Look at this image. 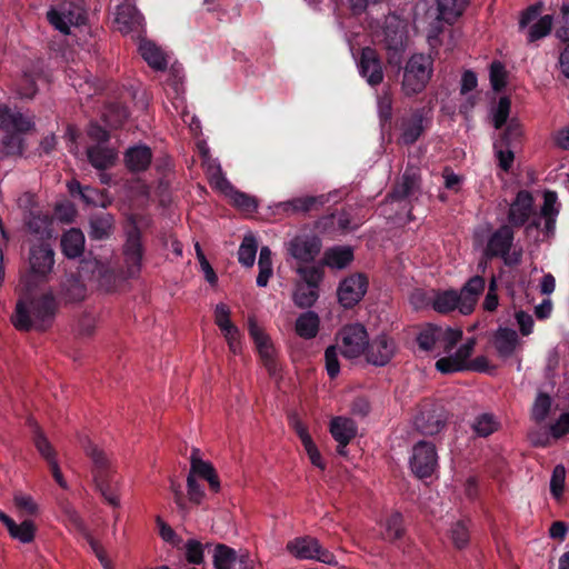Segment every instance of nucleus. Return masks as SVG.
Listing matches in <instances>:
<instances>
[{
  "label": "nucleus",
  "mask_w": 569,
  "mask_h": 569,
  "mask_svg": "<svg viewBox=\"0 0 569 569\" xmlns=\"http://www.w3.org/2000/svg\"><path fill=\"white\" fill-rule=\"evenodd\" d=\"M330 433L340 447H347L357 436V425L350 418L336 417L330 422Z\"/></svg>",
  "instance_id": "nucleus-30"
},
{
  "label": "nucleus",
  "mask_w": 569,
  "mask_h": 569,
  "mask_svg": "<svg viewBox=\"0 0 569 569\" xmlns=\"http://www.w3.org/2000/svg\"><path fill=\"white\" fill-rule=\"evenodd\" d=\"M318 298V288L303 284H299L292 296L295 305L301 309L312 307Z\"/></svg>",
  "instance_id": "nucleus-43"
},
{
  "label": "nucleus",
  "mask_w": 569,
  "mask_h": 569,
  "mask_svg": "<svg viewBox=\"0 0 569 569\" xmlns=\"http://www.w3.org/2000/svg\"><path fill=\"white\" fill-rule=\"evenodd\" d=\"M555 37L561 42H569V2H562L553 20Z\"/></svg>",
  "instance_id": "nucleus-42"
},
{
  "label": "nucleus",
  "mask_w": 569,
  "mask_h": 569,
  "mask_svg": "<svg viewBox=\"0 0 569 569\" xmlns=\"http://www.w3.org/2000/svg\"><path fill=\"white\" fill-rule=\"evenodd\" d=\"M209 182L211 187L222 192L228 198L232 194L236 188L224 177L219 164H210L208 167Z\"/></svg>",
  "instance_id": "nucleus-41"
},
{
  "label": "nucleus",
  "mask_w": 569,
  "mask_h": 569,
  "mask_svg": "<svg viewBox=\"0 0 569 569\" xmlns=\"http://www.w3.org/2000/svg\"><path fill=\"white\" fill-rule=\"evenodd\" d=\"M515 240V232L508 224L500 226L487 241L485 256L489 259L501 258L508 267L518 266L521 262L522 251L510 252Z\"/></svg>",
  "instance_id": "nucleus-8"
},
{
  "label": "nucleus",
  "mask_w": 569,
  "mask_h": 569,
  "mask_svg": "<svg viewBox=\"0 0 569 569\" xmlns=\"http://www.w3.org/2000/svg\"><path fill=\"white\" fill-rule=\"evenodd\" d=\"M353 250L350 247L337 246L325 252L323 262L332 269H345L353 261Z\"/></svg>",
  "instance_id": "nucleus-35"
},
{
  "label": "nucleus",
  "mask_w": 569,
  "mask_h": 569,
  "mask_svg": "<svg viewBox=\"0 0 569 569\" xmlns=\"http://www.w3.org/2000/svg\"><path fill=\"white\" fill-rule=\"evenodd\" d=\"M236 560V551L222 543L216 546L213 566L216 569H230Z\"/></svg>",
  "instance_id": "nucleus-47"
},
{
  "label": "nucleus",
  "mask_w": 569,
  "mask_h": 569,
  "mask_svg": "<svg viewBox=\"0 0 569 569\" xmlns=\"http://www.w3.org/2000/svg\"><path fill=\"white\" fill-rule=\"evenodd\" d=\"M62 253L69 258L74 259L80 257L84 251V234L80 229L71 228L61 237Z\"/></svg>",
  "instance_id": "nucleus-33"
},
{
  "label": "nucleus",
  "mask_w": 569,
  "mask_h": 569,
  "mask_svg": "<svg viewBox=\"0 0 569 569\" xmlns=\"http://www.w3.org/2000/svg\"><path fill=\"white\" fill-rule=\"evenodd\" d=\"M230 317H231V310H230V308L226 303L220 302V303H218L216 306V308H214V323L217 325V327L221 331L227 330V329L232 328V327L236 326L231 321Z\"/></svg>",
  "instance_id": "nucleus-60"
},
{
  "label": "nucleus",
  "mask_w": 569,
  "mask_h": 569,
  "mask_svg": "<svg viewBox=\"0 0 569 569\" xmlns=\"http://www.w3.org/2000/svg\"><path fill=\"white\" fill-rule=\"evenodd\" d=\"M566 480V469L562 465L553 468L550 479V492L555 498H560L563 493Z\"/></svg>",
  "instance_id": "nucleus-58"
},
{
  "label": "nucleus",
  "mask_w": 569,
  "mask_h": 569,
  "mask_svg": "<svg viewBox=\"0 0 569 569\" xmlns=\"http://www.w3.org/2000/svg\"><path fill=\"white\" fill-rule=\"evenodd\" d=\"M462 338V330L432 323L423 326L416 337L420 350L432 352L436 357L452 355V349Z\"/></svg>",
  "instance_id": "nucleus-4"
},
{
  "label": "nucleus",
  "mask_w": 569,
  "mask_h": 569,
  "mask_svg": "<svg viewBox=\"0 0 569 569\" xmlns=\"http://www.w3.org/2000/svg\"><path fill=\"white\" fill-rule=\"evenodd\" d=\"M518 335L513 329L500 328L495 336V348L502 358H509L515 352Z\"/></svg>",
  "instance_id": "nucleus-37"
},
{
  "label": "nucleus",
  "mask_w": 569,
  "mask_h": 569,
  "mask_svg": "<svg viewBox=\"0 0 569 569\" xmlns=\"http://www.w3.org/2000/svg\"><path fill=\"white\" fill-rule=\"evenodd\" d=\"M428 122L425 108L415 109L408 117H402L399 124L398 143L403 146L416 143L423 136Z\"/></svg>",
  "instance_id": "nucleus-16"
},
{
  "label": "nucleus",
  "mask_w": 569,
  "mask_h": 569,
  "mask_svg": "<svg viewBox=\"0 0 569 569\" xmlns=\"http://www.w3.org/2000/svg\"><path fill=\"white\" fill-rule=\"evenodd\" d=\"M79 441L87 456L92 461L93 480L97 481L113 476L112 463L108 455L93 445L87 436L80 437Z\"/></svg>",
  "instance_id": "nucleus-20"
},
{
  "label": "nucleus",
  "mask_w": 569,
  "mask_h": 569,
  "mask_svg": "<svg viewBox=\"0 0 569 569\" xmlns=\"http://www.w3.org/2000/svg\"><path fill=\"white\" fill-rule=\"evenodd\" d=\"M369 286L368 277L365 273H352L342 279L337 289L338 302L345 309L357 306L367 293Z\"/></svg>",
  "instance_id": "nucleus-13"
},
{
  "label": "nucleus",
  "mask_w": 569,
  "mask_h": 569,
  "mask_svg": "<svg viewBox=\"0 0 569 569\" xmlns=\"http://www.w3.org/2000/svg\"><path fill=\"white\" fill-rule=\"evenodd\" d=\"M189 475L198 476L208 481L210 489L213 492L220 490V480L213 465L204 461L200 457V450L193 448L190 456V471Z\"/></svg>",
  "instance_id": "nucleus-24"
},
{
  "label": "nucleus",
  "mask_w": 569,
  "mask_h": 569,
  "mask_svg": "<svg viewBox=\"0 0 569 569\" xmlns=\"http://www.w3.org/2000/svg\"><path fill=\"white\" fill-rule=\"evenodd\" d=\"M476 346L473 338L468 339L461 345L453 355L440 357L436 361V369L443 373L450 375L465 370H472L477 372H485L488 369L489 361L485 356L476 357L473 360H469Z\"/></svg>",
  "instance_id": "nucleus-7"
},
{
  "label": "nucleus",
  "mask_w": 569,
  "mask_h": 569,
  "mask_svg": "<svg viewBox=\"0 0 569 569\" xmlns=\"http://www.w3.org/2000/svg\"><path fill=\"white\" fill-rule=\"evenodd\" d=\"M552 399L548 393L539 392L531 408V418L540 423L546 420L551 409Z\"/></svg>",
  "instance_id": "nucleus-46"
},
{
  "label": "nucleus",
  "mask_w": 569,
  "mask_h": 569,
  "mask_svg": "<svg viewBox=\"0 0 569 569\" xmlns=\"http://www.w3.org/2000/svg\"><path fill=\"white\" fill-rule=\"evenodd\" d=\"M543 9L542 2H536L533 4H530L528 8H526L520 13L519 19V30L522 31L526 28H528L532 22L537 21L538 17L541 14Z\"/></svg>",
  "instance_id": "nucleus-59"
},
{
  "label": "nucleus",
  "mask_w": 569,
  "mask_h": 569,
  "mask_svg": "<svg viewBox=\"0 0 569 569\" xmlns=\"http://www.w3.org/2000/svg\"><path fill=\"white\" fill-rule=\"evenodd\" d=\"M327 201L325 194L307 196L281 202L280 208L286 213H308L320 210Z\"/></svg>",
  "instance_id": "nucleus-26"
},
{
  "label": "nucleus",
  "mask_w": 569,
  "mask_h": 569,
  "mask_svg": "<svg viewBox=\"0 0 569 569\" xmlns=\"http://www.w3.org/2000/svg\"><path fill=\"white\" fill-rule=\"evenodd\" d=\"M34 128V122L19 111L6 104L0 106V130L6 134L0 141V153L6 157L22 156L24 151L23 133Z\"/></svg>",
  "instance_id": "nucleus-3"
},
{
  "label": "nucleus",
  "mask_w": 569,
  "mask_h": 569,
  "mask_svg": "<svg viewBox=\"0 0 569 569\" xmlns=\"http://www.w3.org/2000/svg\"><path fill=\"white\" fill-rule=\"evenodd\" d=\"M144 18L131 3L118 6L116 13V23L121 33L141 32Z\"/></svg>",
  "instance_id": "nucleus-23"
},
{
  "label": "nucleus",
  "mask_w": 569,
  "mask_h": 569,
  "mask_svg": "<svg viewBox=\"0 0 569 569\" xmlns=\"http://www.w3.org/2000/svg\"><path fill=\"white\" fill-rule=\"evenodd\" d=\"M152 161V151L146 144L129 148L124 152V164L132 173L146 171Z\"/></svg>",
  "instance_id": "nucleus-27"
},
{
  "label": "nucleus",
  "mask_w": 569,
  "mask_h": 569,
  "mask_svg": "<svg viewBox=\"0 0 569 569\" xmlns=\"http://www.w3.org/2000/svg\"><path fill=\"white\" fill-rule=\"evenodd\" d=\"M320 240L315 236H297L288 246L289 253L298 261L311 262L319 254Z\"/></svg>",
  "instance_id": "nucleus-22"
},
{
  "label": "nucleus",
  "mask_w": 569,
  "mask_h": 569,
  "mask_svg": "<svg viewBox=\"0 0 569 569\" xmlns=\"http://www.w3.org/2000/svg\"><path fill=\"white\" fill-rule=\"evenodd\" d=\"M33 442L39 453L48 461L57 459V453L42 430L36 425Z\"/></svg>",
  "instance_id": "nucleus-50"
},
{
  "label": "nucleus",
  "mask_w": 569,
  "mask_h": 569,
  "mask_svg": "<svg viewBox=\"0 0 569 569\" xmlns=\"http://www.w3.org/2000/svg\"><path fill=\"white\" fill-rule=\"evenodd\" d=\"M229 198L231 200L232 206L243 212L252 213L258 208V201L254 197L242 191H239L237 189L232 192V194Z\"/></svg>",
  "instance_id": "nucleus-49"
},
{
  "label": "nucleus",
  "mask_w": 569,
  "mask_h": 569,
  "mask_svg": "<svg viewBox=\"0 0 569 569\" xmlns=\"http://www.w3.org/2000/svg\"><path fill=\"white\" fill-rule=\"evenodd\" d=\"M490 83L496 91L502 90L507 84L506 69L500 61H493L490 64Z\"/></svg>",
  "instance_id": "nucleus-56"
},
{
  "label": "nucleus",
  "mask_w": 569,
  "mask_h": 569,
  "mask_svg": "<svg viewBox=\"0 0 569 569\" xmlns=\"http://www.w3.org/2000/svg\"><path fill=\"white\" fill-rule=\"evenodd\" d=\"M94 483H96L98 490L101 492V495L103 496V498L106 499V501L109 505H111L113 507L119 506L117 482L113 481V476L108 477L106 479L97 480V481H94Z\"/></svg>",
  "instance_id": "nucleus-48"
},
{
  "label": "nucleus",
  "mask_w": 569,
  "mask_h": 569,
  "mask_svg": "<svg viewBox=\"0 0 569 569\" xmlns=\"http://www.w3.org/2000/svg\"><path fill=\"white\" fill-rule=\"evenodd\" d=\"M258 244L253 236H246L238 250V260L244 267H252L256 260Z\"/></svg>",
  "instance_id": "nucleus-45"
},
{
  "label": "nucleus",
  "mask_w": 569,
  "mask_h": 569,
  "mask_svg": "<svg viewBox=\"0 0 569 569\" xmlns=\"http://www.w3.org/2000/svg\"><path fill=\"white\" fill-rule=\"evenodd\" d=\"M511 101L508 97H501L498 101V104L493 111V127L496 129L502 128L509 117L510 113Z\"/></svg>",
  "instance_id": "nucleus-57"
},
{
  "label": "nucleus",
  "mask_w": 569,
  "mask_h": 569,
  "mask_svg": "<svg viewBox=\"0 0 569 569\" xmlns=\"http://www.w3.org/2000/svg\"><path fill=\"white\" fill-rule=\"evenodd\" d=\"M357 67L360 76L366 79L369 86L377 87L383 82V62L375 48L365 47L361 49Z\"/></svg>",
  "instance_id": "nucleus-17"
},
{
  "label": "nucleus",
  "mask_w": 569,
  "mask_h": 569,
  "mask_svg": "<svg viewBox=\"0 0 569 569\" xmlns=\"http://www.w3.org/2000/svg\"><path fill=\"white\" fill-rule=\"evenodd\" d=\"M80 196L87 204L102 208H107L111 204V200L108 196L96 188L84 187L83 190H80Z\"/></svg>",
  "instance_id": "nucleus-51"
},
{
  "label": "nucleus",
  "mask_w": 569,
  "mask_h": 569,
  "mask_svg": "<svg viewBox=\"0 0 569 569\" xmlns=\"http://www.w3.org/2000/svg\"><path fill=\"white\" fill-rule=\"evenodd\" d=\"M555 17L552 14L541 16L536 22L526 28V39L527 43H535L545 37L549 36L552 26H553Z\"/></svg>",
  "instance_id": "nucleus-39"
},
{
  "label": "nucleus",
  "mask_w": 569,
  "mask_h": 569,
  "mask_svg": "<svg viewBox=\"0 0 569 569\" xmlns=\"http://www.w3.org/2000/svg\"><path fill=\"white\" fill-rule=\"evenodd\" d=\"M485 279L481 276L471 277L458 291L455 289L433 291L431 298L432 309L441 315H448L458 310L468 316L473 312L479 296L485 290Z\"/></svg>",
  "instance_id": "nucleus-2"
},
{
  "label": "nucleus",
  "mask_w": 569,
  "mask_h": 569,
  "mask_svg": "<svg viewBox=\"0 0 569 569\" xmlns=\"http://www.w3.org/2000/svg\"><path fill=\"white\" fill-rule=\"evenodd\" d=\"M533 212V197L528 190H520L508 210V222L511 228L522 227Z\"/></svg>",
  "instance_id": "nucleus-21"
},
{
  "label": "nucleus",
  "mask_w": 569,
  "mask_h": 569,
  "mask_svg": "<svg viewBox=\"0 0 569 569\" xmlns=\"http://www.w3.org/2000/svg\"><path fill=\"white\" fill-rule=\"evenodd\" d=\"M493 148L499 167L505 172H508L511 169L515 160V151L512 148H510V146H505L503 143L497 141L493 143Z\"/></svg>",
  "instance_id": "nucleus-52"
},
{
  "label": "nucleus",
  "mask_w": 569,
  "mask_h": 569,
  "mask_svg": "<svg viewBox=\"0 0 569 569\" xmlns=\"http://www.w3.org/2000/svg\"><path fill=\"white\" fill-rule=\"evenodd\" d=\"M325 362L328 376L331 379L338 377L340 372V363L338 359V351L336 346H329L325 351Z\"/></svg>",
  "instance_id": "nucleus-61"
},
{
  "label": "nucleus",
  "mask_w": 569,
  "mask_h": 569,
  "mask_svg": "<svg viewBox=\"0 0 569 569\" xmlns=\"http://www.w3.org/2000/svg\"><path fill=\"white\" fill-rule=\"evenodd\" d=\"M368 339L367 329L361 323L347 325L337 335L340 352L347 359H356L363 355L368 346Z\"/></svg>",
  "instance_id": "nucleus-11"
},
{
  "label": "nucleus",
  "mask_w": 569,
  "mask_h": 569,
  "mask_svg": "<svg viewBox=\"0 0 569 569\" xmlns=\"http://www.w3.org/2000/svg\"><path fill=\"white\" fill-rule=\"evenodd\" d=\"M381 527V536L387 541H396L405 535L403 517L398 511H393Z\"/></svg>",
  "instance_id": "nucleus-40"
},
{
  "label": "nucleus",
  "mask_w": 569,
  "mask_h": 569,
  "mask_svg": "<svg viewBox=\"0 0 569 569\" xmlns=\"http://www.w3.org/2000/svg\"><path fill=\"white\" fill-rule=\"evenodd\" d=\"M57 311V299L52 292H46L29 302L18 301L11 322L19 331H46L53 325Z\"/></svg>",
  "instance_id": "nucleus-1"
},
{
  "label": "nucleus",
  "mask_w": 569,
  "mask_h": 569,
  "mask_svg": "<svg viewBox=\"0 0 569 569\" xmlns=\"http://www.w3.org/2000/svg\"><path fill=\"white\" fill-rule=\"evenodd\" d=\"M401 91L406 97L421 93L433 73V59L429 54L413 53L402 68Z\"/></svg>",
  "instance_id": "nucleus-5"
},
{
  "label": "nucleus",
  "mask_w": 569,
  "mask_h": 569,
  "mask_svg": "<svg viewBox=\"0 0 569 569\" xmlns=\"http://www.w3.org/2000/svg\"><path fill=\"white\" fill-rule=\"evenodd\" d=\"M298 273L301 276L305 281L303 286H310L318 288L319 283L322 280V271L321 269L310 266V267H300L298 269Z\"/></svg>",
  "instance_id": "nucleus-63"
},
{
  "label": "nucleus",
  "mask_w": 569,
  "mask_h": 569,
  "mask_svg": "<svg viewBox=\"0 0 569 569\" xmlns=\"http://www.w3.org/2000/svg\"><path fill=\"white\" fill-rule=\"evenodd\" d=\"M379 42L386 52L387 63L400 70L408 42L406 23L396 16L388 17Z\"/></svg>",
  "instance_id": "nucleus-6"
},
{
  "label": "nucleus",
  "mask_w": 569,
  "mask_h": 569,
  "mask_svg": "<svg viewBox=\"0 0 569 569\" xmlns=\"http://www.w3.org/2000/svg\"><path fill=\"white\" fill-rule=\"evenodd\" d=\"M499 426V421L492 413H481L475 419L472 429L479 437H488L497 431Z\"/></svg>",
  "instance_id": "nucleus-44"
},
{
  "label": "nucleus",
  "mask_w": 569,
  "mask_h": 569,
  "mask_svg": "<svg viewBox=\"0 0 569 569\" xmlns=\"http://www.w3.org/2000/svg\"><path fill=\"white\" fill-rule=\"evenodd\" d=\"M186 560L191 565H201L204 560L203 545L196 540L189 539L184 545Z\"/></svg>",
  "instance_id": "nucleus-53"
},
{
  "label": "nucleus",
  "mask_w": 569,
  "mask_h": 569,
  "mask_svg": "<svg viewBox=\"0 0 569 569\" xmlns=\"http://www.w3.org/2000/svg\"><path fill=\"white\" fill-rule=\"evenodd\" d=\"M410 468L420 479L430 477L438 466V455L436 446L426 440L418 441L412 447L410 457Z\"/></svg>",
  "instance_id": "nucleus-14"
},
{
  "label": "nucleus",
  "mask_w": 569,
  "mask_h": 569,
  "mask_svg": "<svg viewBox=\"0 0 569 569\" xmlns=\"http://www.w3.org/2000/svg\"><path fill=\"white\" fill-rule=\"evenodd\" d=\"M396 350L397 345L395 339L386 333H381L371 341L368 340L366 358L369 363L382 367L390 362Z\"/></svg>",
  "instance_id": "nucleus-19"
},
{
  "label": "nucleus",
  "mask_w": 569,
  "mask_h": 569,
  "mask_svg": "<svg viewBox=\"0 0 569 569\" xmlns=\"http://www.w3.org/2000/svg\"><path fill=\"white\" fill-rule=\"evenodd\" d=\"M89 237L92 240L108 239L114 227V218L111 213L102 212L90 217L89 220Z\"/></svg>",
  "instance_id": "nucleus-32"
},
{
  "label": "nucleus",
  "mask_w": 569,
  "mask_h": 569,
  "mask_svg": "<svg viewBox=\"0 0 569 569\" xmlns=\"http://www.w3.org/2000/svg\"><path fill=\"white\" fill-rule=\"evenodd\" d=\"M29 277L34 282H46L54 268V250L48 241L31 244L28 256Z\"/></svg>",
  "instance_id": "nucleus-10"
},
{
  "label": "nucleus",
  "mask_w": 569,
  "mask_h": 569,
  "mask_svg": "<svg viewBox=\"0 0 569 569\" xmlns=\"http://www.w3.org/2000/svg\"><path fill=\"white\" fill-rule=\"evenodd\" d=\"M60 295L66 303L80 302L86 298L87 288L78 277L71 274L61 283Z\"/></svg>",
  "instance_id": "nucleus-36"
},
{
  "label": "nucleus",
  "mask_w": 569,
  "mask_h": 569,
  "mask_svg": "<svg viewBox=\"0 0 569 569\" xmlns=\"http://www.w3.org/2000/svg\"><path fill=\"white\" fill-rule=\"evenodd\" d=\"M287 550L299 559L317 560L327 565L337 563L335 555L311 536L295 538L287 543Z\"/></svg>",
  "instance_id": "nucleus-12"
},
{
  "label": "nucleus",
  "mask_w": 569,
  "mask_h": 569,
  "mask_svg": "<svg viewBox=\"0 0 569 569\" xmlns=\"http://www.w3.org/2000/svg\"><path fill=\"white\" fill-rule=\"evenodd\" d=\"M86 153L89 163L97 170L111 168L118 159L117 150L102 143L88 147Z\"/></svg>",
  "instance_id": "nucleus-25"
},
{
  "label": "nucleus",
  "mask_w": 569,
  "mask_h": 569,
  "mask_svg": "<svg viewBox=\"0 0 569 569\" xmlns=\"http://www.w3.org/2000/svg\"><path fill=\"white\" fill-rule=\"evenodd\" d=\"M67 13L66 10L59 11L56 9H50L47 12V19L51 26H53L57 30H59L63 34L70 33V27L66 20Z\"/></svg>",
  "instance_id": "nucleus-64"
},
{
  "label": "nucleus",
  "mask_w": 569,
  "mask_h": 569,
  "mask_svg": "<svg viewBox=\"0 0 569 569\" xmlns=\"http://www.w3.org/2000/svg\"><path fill=\"white\" fill-rule=\"evenodd\" d=\"M449 413L440 403L425 400L419 405L413 418L415 429L426 437H433L446 429Z\"/></svg>",
  "instance_id": "nucleus-9"
},
{
  "label": "nucleus",
  "mask_w": 569,
  "mask_h": 569,
  "mask_svg": "<svg viewBox=\"0 0 569 569\" xmlns=\"http://www.w3.org/2000/svg\"><path fill=\"white\" fill-rule=\"evenodd\" d=\"M123 256L127 266V273L130 277L137 276L141 270L143 247L141 242V231L136 224H132L127 231V239L123 244Z\"/></svg>",
  "instance_id": "nucleus-18"
},
{
  "label": "nucleus",
  "mask_w": 569,
  "mask_h": 569,
  "mask_svg": "<svg viewBox=\"0 0 569 569\" xmlns=\"http://www.w3.org/2000/svg\"><path fill=\"white\" fill-rule=\"evenodd\" d=\"M14 507L26 516H36L39 507L33 498L22 492L16 493L13 497Z\"/></svg>",
  "instance_id": "nucleus-55"
},
{
  "label": "nucleus",
  "mask_w": 569,
  "mask_h": 569,
  "mask_svg": "<svg viewBox=\"0 0 569 569\" xmlns=\"http://www.w3.org/2000/svg\"><path fill=\"white\" fill-rule=\"evenodd\" d=\"M0 521L6 526L9 535L22 543H30L36 536V526L31 520H23L17 525L14 520L0 510Z\"/></svg>",
  "instance_id": "nucleus-28"
},
{
  "label": "nucleus",
  "mask_w": 569,
  "mask_h": 569,
  "mask_svg": "<svg viewBox=\"0 0 569 569\" xmlns=\"http://www.w3.org/2000/svg\"><path fill=\"white\" fill-rule=\"evenodd\" d=\"M468 0H437L439 19L452 24L463 13Z\"/></svg>",
  "instance_id": "nucleus-38"
},
{
  "label": "nucleus",
  "mask_w": 569,
  "mask_h": 569,
  "mask_svg": "<svg viewBox=\"0 0 569 569\" xmlns=\"http://www.w3.org/2000/svg\"><path fill=\"white\" fill-rule=\"evenodd\" d=\"M51 223L49 214L41 211H30L26 217L28 232L39 238L40 241L51 238Z\"/></svg>",
  "instance_id": "nucleus-31"
},
{
  "label": "nucleus",
  "mask_w": 569,
  "mask_h": 569,
  "mask_svg": "<svg viewBox=\"0 0 569 569\" xmlns=\"http://www.w3.org/2000/svg\"><path fill=\"white\" fill-rule=\"evenodd\" d=\"M139 53L150 68L156 71H164L168 67L167 54L150 40L142 39L139 43Z\"/></svg>",
  "instance_id": "nucleus-29"
},
{
  "label": "nucleus",
  "mask_w": 569,
  "mask_h": 569,
  "mask_svg": "<svg viewBox=\"0 0 569 569\" xmlns=\"http://www.w3.org/2000/svg\"><path fill=\"white\" fill-rule=\"evenodd\" d=\"M320 328V318L315 311L301 313L295 323L296 333L306 340L317 337Z\"/></svg>",
  "instance_id": "nucleus-34"
},
{
  "label": "nucleus",
  "mask_w": 569,
  "mask_h": 569,
  "mask_svg": "<svg viewBox=\"0 0 569 569\" xmlns=\"http://www.w3.org/2000/svg\"><path fill=\"white\" fill-rule=\"evenodd\" d=\"M129 117V112L126 107L113 104L108 108V111L104 113L106 121L111 127L121 126L127 118Z\"/></svg>",
  "instance_id": "nucleus-62"
},
{
  "label": "nucleus",
  "mask_w": 569,
  "mask_h": 569,
  "mask_svg": "<svg viewBox=\"0 0 569 569\" xmlns=\"http://www.w3.org/2000/svg\"><path fill=\"white\" fill-rule=\"evenodd\" d=\"M421 188L420 169L407 164L402 176L396 181L391 191L386 196V202L403 201L415 196Z\"/></svg>",
  "instance_id": "nucleus-15"
},
{
  "label": "nucleus",
  "mask_w": 569,
  "mask_h": 569,
  "mask_svg": "<svg viewBox=\"0 0 569 569\" xmlns=\"http://www.w3.org/2000/svg\"><path fill=\"white\" fill-rule=\"evenodd\" d=\"M452 543L458 549L465 548L469 542V529L463 520L455 522L450 529Z\"/></svg>",
  "instance_id": "nucleus-54"
}]
</instances>
